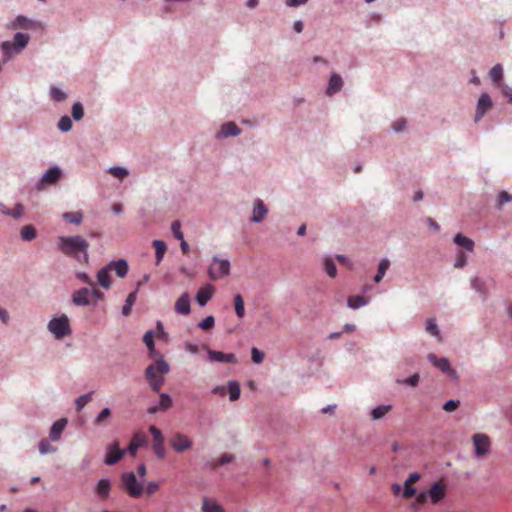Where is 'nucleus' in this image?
<instances>
[{
    "mask_svg": "<svg viewBox=\"0 0 512 512\" xmlns=\"http://www.w3.org/2000/svg\"><path fill=\"white\" fill-rule=\"evenodd\" d=\"M198 326L203 330H209L213 328L214 326V317L208 316L205 319H203Z\"/></svg>",
    "mask_w": 512,
    "mask_h": 512,
    "instance_id": "obj_56",
    "label": "nucleus"
},
{
    "mask_svg": "<svg viewBox=\"0 0 512 512\" xmlns=\"http://www.w3.org/2000/svg\"><path fill=\"white\" fill-rule=\"evenodd\" d=\"M29 35L25 33H16L14 39L11 43H13L15 52H20L23 48H25L29 42Z\"/></svg>",
    "mask_w": 512,
    "mask_h": 512,
    "instance_id": "obj_26",
    "label": "nucleus"
},
{
    "mask_svg": "<svg viewBox=\"0 0 512 512\" xmlns=\"http://www.w3.org/2000/svg\"><path fill=\"white\" fill-rule=\"evenodd\" d=\"M474 444L475 455L477 457L486 456L491 449V440L488 435L484 433H476L472 436Z\"/></svg>",
    "mask_w": 512,
    "mask_h": 512,
    "instance_id": "obj_6",
    "label": "nucleus"
},
{
    "mask_svg": "<svg viewBox=\"0 0 512 512\" xmlns=\"http://www.w3.org/2000/svg\"><path fill=\"white\" fill-rule=\"evenodd\" d=\"M111 490V483L108 479H101L95 487V493L100 500L108 499Z\"/></svg>",
    "mask_w": 512,
    "mask_h": 512,
    "instance_id": "obj_20",
    "label": "nucleus"
},
{
    "mask_svg": "<svg viewBox=\"0 0 512 512\" xmlns=\"http://www.w3.org/2000/svg\"><path fill=\"white\" fill-rule=\"evenodd\" d=\"M2 212L13 218H19L23 215L24 207L22 204H16L13 209H3Z\"/></svg>",
    "mask_w": 512,
    "mask_h": 512,
    "instance_id": "obj_42",
    "label": "nucleus"
},
{
    "mask_svg": "<svg viewBox=\"0 0 512 512\" xmlns=\"http://www.w3.org/2000/svg\"><path fill=\"white\" fill-rule=\"evenodd\" d=\"M348 306L352 309H357L362 306H365L368 303V298H365L364 296L356 295V296H350L348 298Z\"/></svg>",
    "mask_w": 512,
    "mask_h": 512,
    "instance_id": "obj_34",
    "label": "nucleus"
},
{
    "mask_svg": "<svg viewBox=\"0 0 512 512\" xmlns=\"http://www.w3.org/2000/svg\"><path fill=\"white\" fill-rule=\"evenodd\" d=\"M91 400V393L78 397L75 401L77 411H81L84 406Z\"/></svg>",
    "mask_w": 512,
    "mask_h": 512,
    "instance_id": "obj_51",
    "label": "nucleus"
},
{
    "mask_svg": "<svg viewBox=\"0 0 512 512\" xmlns=\"http://www.w3.org/2000/svg\"><path fill=\"white\" fill-rule=\"evenodd\" d=\"M240 134V129L234 122L226 123V137L227 136H236Z\"/></svg>",
    "mask_w": 512,
    "mask_h": 512,
    "instance_id": "obj_54",
    "label": "nucleus"
},
{
    "mask_svg": "<svg viewBox=\"0 0 512 512\" xmlns=\"http://www.w3.org/2000/svg\"><path fill=\"white\" fill-rule=\"evenodd\" d=\"M419 379H420L419 375H418V374H414V375H412L411 377H409V378L405 379V380L403 381V383H404V384H407V385H409V386L415 387V386H417V385H418V383H419Z\"/></svg>",
    "mask_w": 512,
    "mask_h": 512,
    "instance_id": "obj_61",
    "label": "nucleus"
},
{
    "mask_svg": "<svg viewBox=\"0 0 512 512\" xmlns=\"http://www.w3.org/2000/svg\"><path fill=\"white\" fill-rule=\"evenodd\" d=\"M234 311L239 319L245 316V304L243 297L240 294L234 296L233 300Z\"/></svg>",
    "mask_w": 512,
    "mask_h": 512,
    "instance_id": "obj_30",
    "label": "nucleus"
},
{
    "mask_svg": "<svg viewBox=\"0 0 512 512\" xmlns=\"http://www.w3.org/2000/svg\"><path fill=\"white\" fill-rule=\"evenodd\" d=\"M36 23L25 16H17L9 25V29H34Z\"/></svg>",
    "mask_w": 512,
    "mask_h": 512,
    "instance_id": "obj_16",
    "label": "nucleus"
},
{
    "mask_svg": "<svg viewBox=\"0 0 512 512\" xmlns=\"http://www.w3.org/2000/svg\"><path fill=\"white\" fill-rule=\"evenodd\" d=\"M490 77H491V80L497 84V85H500V82L502 80V77H503V68L500 64H496L495 66L492 67V69L490 70V73H489Z\"/></svg>",
    "mask_w": 512,
    "mask_h": 512,
    "instance_id": "obj_38",
    "label": "nucleus"
},
{
    "mask_svg": "<svg viewBox=\"0 0 512 512\" xmlns=\"http://www.w3.org/2000/svg\"><path fill=\"white\" fill-rule=\"evenodd\" d=\"M110 273L111 271L108 269L107 265L101 268L97 273V282L104 289H109L112 285Z\"/></svg>",
    "mask_w": 512,
    "mask_h": 512,
    "instance_id": "obj_23",
    "label": "nucleus"
},
{
    "mask_svg": "<svg viewBox=\"0 0 512 512\" xmlns=\"http://www.w3.org/2000/svg\"><path fill=\"white\" fill-rule=\"evenodd\" d=\"M213 294V288L210 285L199 289L196 295V301L200 306H205Z\"/></svg>",
    "mask_w": 512,
    "mask_h": 512,
    "instance_id": "obj_24",
    "label": "nucleus"
},
{
    "mask_svg": "<svg viewBox=\"0 0 512 512\" xmlns=\"http://www.w3.org/2000/svg\"><path fill=\"white\" fill-rule=\"evenodd\" d=\"M492 100L487 93H483L477 103L475 121H479L485 113L492 108Z\"/></svg>",
    "mask_w": 512,
    "mask_h": 512,
    "instance_id": "obj_11",
    "label": "nucleus"
},
{
    "mask_svg": "<svg viewBox=\"0 0 512 512\" xmlns=\"http://www.w3.org/2000/svg\"><path fill=\"white\" fill-rule=\"evenodd\" d=\"M203 512H223L219 504L215 500L210 498H204L202 505Z\"/></svg>",
    "mask_w": 512,
    "mask_h": 512,
    "instance_id": "obj_33",
    "label": "nucleus"
},
{
    "mask_svg": "<svg viewBox=\"0 0 512 512\" xmlns=\"http://www.w3.org/2000/svg\"><path fill=\"white\" fill-rule=\"evenodd\" d=\"M428 226L432 229H434L436 232H438L440 230V226L437 224V222L431 218V217H428L427 220H426Z\"/></svg>",
    "mask_w": 512,
    "mask_h": 512,
    "instance_id": "obj_64",
    "label": "nucleus"
},
{
    "mask_svg": "<svg viewBox=\"0 0 512 512\" xmlns=\"http://www.w3.org/2000/svg\"><path fill=\"white\" fill-rule=\"evenodd\" d=\"M202 350L206 351L207 359L211 362H224V352L213 351L207 345H202Z\"/></svg>",
    "mask_w": 512,
    "mask_h": 512,
    "instance_id": "obj_32",
    "label": "nucleus"
},
{
    "mask_svg": "<svg viewBox=\"0 0 512 512\" xmlns=\"http://www.w3.org/2000/svg\"><path fill=\"white\" fill-rule=\"evenodd\" d=\"M66 425H67V419L66 418H61V419L57 420L52 425V427L50 429V433H49L50 439L52 441L60 440L61 434L64 431Z\"/></svg>",
    "mask_w": 512,
    "mask_h": 512,
    "instance_id": "obj_22",
    "label": "nucleus"
},
{
    "mask_svg": "<svg viewBox=\"0 0 512 512\" xmlns=\"http://www.w3.org/2000/svg\"><path fill=\"white\" fill-rule=\"evenodd\" d=\"M169 364L159 356L157 360L145 369V379L154 392H159L164 385V376L169 373Z\"/></svg>",
    "mask_w": 512,
    "mask_h": 512,
    "instance_id": "obj_3",
    "label": "nucleus"
},
{
    "mask_svg": "<svg viewBox=\"0 0 512 512\" xmlns=\"http://www.w3.org/2000/svg\"><path fill=\"white\" fill-rule=\"evenodd\" d=\"M208 273L212 279L222 278L224 276V260L215 258L209 266Z\"/></svg>",
    "mask_w": 512,
    "mask_h": 512,
    "instance_id": "obj_18",
    "label": "nucleus"
},
{
    "mask_svg": "<svg viewBox=\"0 0 512 512\" xmlns=\"http://www.w3.org/2000/svg\"><path fill=\"white\" fill-rule=\"evenodd\" d=\"M405 125H406V120L399 119L396 122H394L393 129L397 132H400L405 128Z\"/></svg>",
    "mask_w": 512,
    "mask_h": 512,
    "instance_id": "obj_63",
    "label": "nucleus"
},
{
    "mask_svg": "<svg viewBox=\"0 0 512 512\" xmlns=\"http://www.w3.org/2000/svg\"><path fill=\"white\" fill-rule=\"evenodd\" d=\"M110 416L111 410L109 408H104L96 417L94 421L95 425L103 424Z\"/></svg>",
    "mask_w": 512,
    "mask_h": 512,
    "instance_id": "obj_48",
    "label": "nucleus"
},
{
    "mask_svg": "<svg viewBox=\"0 0 512 512\" xmlns=\"http://www.w3.org/2000/svg\"><path fill=\"white\" fill-rule=\"evenodd\" d=\"M84 116V109L80 102H76L72 106V117L76 121H80Z\"/></svg>",
    "mask_w": 512,
    "mask_h": 512,
    "instance_id": "obj_44",
    "label": "nucleus"
},
{
    "mask_svg": "<svg viewBox=\"0 0 512 512\" xmlns=\"http://www.w3.org/2000/svg\"><path fill=\"white\" fill-rule=\"evenodd\" d=\"M1 48L4 54V62L8 61L16 53L13 43H11L10 41H4L1 44Z\"/></svg>",
    "mask_w": 512,
    "mask_h": 512,
    "instance_id": "obj_41",
    "label": "nucleus"
},
{
    "mask_svg": "<svg viewBox=\"0 0 512 512\" xmlns=\"http://www.w3.org/2000/svg\"><path fill=\"white\" fill-rule=\"evenodd\" d=\"M58 128L63 132L70 131L72 128V121H71L70 117H68V116L61 117L58 122Z\"/></svg>",
    "mask_w": 512,
    "mask_h": 512,
    "instance_id": "obj_46",
    "label": "nucleus"
},
{
    "mask_svg": "<svg viewBox=\"0 0 512 512\" xmlns=\"http://www.w3.org/2000/svg\"><path fill=\"white\" fill-rule=\"evenodd\" d=\"M124 455V450L119 449L118 443H114L112 446L108 448L105 463L107 465L116 464Z\"/></svg>",
    "mask_w": 512,
    "mask_h": 512,
    "instance_id": "obj_14",
    "label": "nucleus"
},
{
    "mask_svg": "<svg viewBox=\"0 0 512 512\" xmlns=\"http://www.w3.org/2000/svg\"><path fill=\"white\" fill-rule=\"evenodd\" d=\"M251 358L254 363L260 364L264 360V353L258 348L253 347L251 350Z\"/></svg>",
    "mask_w": 512,
    "mask_h": 512,
    "instance_id": "obj_53",
    "label": "nucleus"
},
{
    "mask_svg": "<svg viewBox=\"0 0 512 512\" xmlns=\"http://www.w3.org/2000/svg\"><path fill=\"white\" fill-rule=\"evenodd\" d=\"M62 217L66 222H69V223H72L75 225H80L83 221L84 215H83V212L76 211V212H66L62 215Z\"/></svg>",
    "mask_w": 512,
    "mask_h": 512,
    "instance_id": "obj_31",
    "label": "nucleus"
},
{
    "mask_svg": "<svg viewBox=\"0 0 512 512\" xmlns=\"http://www.w3.org/2000/svg\"><path fill=\"white\" fill-rule=\"evenodd\" d=\"M108 269L114 272L117 277L125 278L129 271L128 263L125 259H119L117 261H111L107 264Z\"/></svg>",
    "mask_w": 512,
    "mask_h": 512,
    "instance_id": "obj_12",
    "label": "nucleus"
},
{
    "mask_svg": "<svg viewBox=\"0 0 512 512\" xmlns=\"http://www.w3.org/2000/svg\"><path fill=\"white\" fill-rule=\"evenodd\" d=\"M146 442H147V436L142 432H137L132 437V439L128 445L127 451L131 455L134 456L136 454L137 450L139 449V447L144 446L146 444Z\"/></svg>",
    "mask_w": 512,
    "mask_h": 512,
    "instance_id": "obj_15",
    "label": "nucleus"
},
{
    "mask_svg": "<svg viewBox=\"0 0 512 512\" xmlns=\"http://www.w3.org/2000/svg\"><path fill=\"white\" fill-rule=\"evenodd\" d=\"M324 265H325V271H326V273H327L330 277L334 278V277L336 276V274H337V269H336V266H335V264H334L333 260H332V259L327 258V259L325 260Z\"/></svg>",
    "mask_w": 512,
    "mask_h": 512,
    "instance_id": "obj_49",
    "label": "nucleus"
},
{
    "mask_svg": "<svg viewBox=\"0 0 512 512\" xmlns=\"http://www.w3.org/2000/svg\"><path fill=\"white\" fill-rule=\"evenodd\" d=\"M390 266V262L388 259H382L379 263V266H378V271H377V274L375 275L374 277V281L376 283H379L382 278L384 277L386 271L388 270Z\"/></svg>",
    "mask_w": 512,
    "mask_h": 512,
    "instance_id": "obj_37",
    "label": "nucleus"
},
{
    "mask_svg": "<svg viewBox=\"0 0 512 512\" xmlns=\"http://www.w3.org/2000/svg\"><path fill=\"white\" fill-rule=\"evenodd\" d=\"M57 448L50 444L47 439H43L39 443V451L41 454L54 453Z\"/></svg>",
    "mask_w": 512,
    "mask_h": 512,
    "instance_id": "obj_43",
    "label": "nucleus"
},
{
    "mask_svg": "<svg viewBox=\"0 0 512 512\" xmlns=\"http://www.w3.org/2000/svg\"><path fill=\"white\" fill-rule=\"evenodd\" d=\"M171 230L173 235L178 240H182L184 238L183 233L181 232V224L179 221H174L171 225Z\"/></svg>",
    "mask_w": 512,
    "mask_h": 512,
    "instance_id": "obj_55",
    "label": "nucleus"
},
{
    "mask_svg": "<svg viewBox=\"0 0 512 512\" xmlns=\"http://www.w3.org/2000/svg\"><path fill=\"white\" fill-rule=\"evenodd\" d=\"M229 398L231 401H236L240 397V386L237 382H229L227 386Z\"/></svg>",
    "mask_w": 512,
    "mask_h": 512,
    "instance_id": "obj_39",
    "label": "nucleus"
},
{
    "mask_svg": "<svg viewBox=\"0 0 512 512\" xmlns=\"http://www.w3.org/2000/svg\"><path fill=\"white\" fill-rule=\"evenodd\" d=\"M267 212L268 210L264 205L263 201L260 199H256L254 201L252 221L257 223L261 222L265 218Z\"/></svg>",
    "mask_w": 512,
    "mask_h": 512,
    "instance_id": "obj_21",
    "label": "nucleus"
},
{
    "mask_svg": "<svg viewBox=\"0 0 512 512\" xmlns=\"http://www.w3.org/2000/svg\"><path fill=\"white\" fill-rule=\"evenodd\" d=\"M467 263V256L464 252H459L454 264L455 268H463Z\"/></svg>",
    "mask_w": 512,
    "mask_h": 512,
    "instance_id": "obj_57",
    "label": "nucleus"
},
{
    "mask_svg": "<svg viewBox=\"0 0 512 512\" xmlns=\"http://www.w3.org/2000/svg\"><path fill=\"white\" fill-rule=\"evenodd\" d=\"M61 176L62 171L60 168L56 166L49 168L37 184L38 189H43L46 185L56 184L60 180Z\"/></svg>",
    "mask_w": 512,
    "mask_h": 512,
    "instance_id": "obj_10",
    "label": "nucleus"
},
{
    "mask_svg": "<svg viewBox=\"0 0 512 512\" xmlns=\"http://www.w3.org/2000/svg\"><path fill=\"white\" fill-rule=\"evenodd\" d=\"M136 299H137V293L136 292H131L127 296L125 304H124V306L122 308V314L124 316H129L130 315L132 307H133Z\"/></svg>",
    "mask_w": 512,
    "mask_h": 512,
    "instance_id": "obj_35",
    "label": "nucleus"
},
{
    "mask_svg": "<svg viewBox=\"0 0 512 512\" xmlns=\"http://www.w3.org/2000/svg\"><path fill=\"white\" fill-rule=\"evenodd\" d=\"M175 311L182 315L190 313V296L188 293H183L175 303Z\"/></svg>",
    "mask_w": 512,
    "mask_h": 512,
    "instance_id": "obj_19",
    "label": "nucleus"
},
{
    "mask_svg": "<svg viewBox=\"0 0 512 512\" xmlns=\"http://www.w3.org/2000/svg\"><path fill=\"white\" fill-rule=\"evenodd\" d=\"M454 242H455V244L465 248L469 252L473 251L474 245H475L473 240L462 235L461 233H458L455 235Z\"/></svg>",
    "mask_w": 512,
    "mask_h": 512,
    "instance_id": "obj_29",
    "label": "nucleus"
},
{
    "mask_svg": "<svg viewBox=\"0 0 512 512\" xmlns=\"http://www.w3.org/2000/svg\"><path fill=\"white\" fill-rule=\"evenodd\" d=\"M390 410H391L390 405L378 406L371 411V418H372V420H379V419L383 418Z\"/></svg>",
    "mask_w": 512,
    "mask_h": 512,
    "instance_id": "obj_36",
    "label": "nucleus"
},
{
    "mask_svg": "<svg viewBox=\"0 0 512 512\" xmlns=\"http://www.w3.org/2000/svg\"><path fill=\"white\" fill-rule=\"evenodd\" d=\"M185 349H186V351H188L192 354H197L202 350V346H198V345L192 344V343H186Z\"/></svg>",
    "mask_w": 512,
    "mask_h": 512,
    "instance_id": "obj_62",
    "label": "nucleus"
},
{
    "mask_svg": "<svg viewBox=\"0 0 512 512\" xmlns=\"http://www.w3.org/2000/svg\"><path fill=\"white\" fill-rule=\"evenodd\" d=\"M420 475L416 472L411 473L404 482L403 497L409 499L416 494V490L413 485L418 482Z\"/></svg>",
    "mask_w": 512,
    "mask_h": 512,
    "instance_id": "obj_13",
    "label": "nucleus"
},
{
    "mask_svg": "<svg viewBox=\"0 0 512 512\" xmlns=\"http://www.w3.org/2000/svg\"><path fill=\"white\" fill-rule=\"evenodd\" d=\"M152 244L155 248L156 265H159L166 253L167 246L162 240H154Z\"/></svg>",
    "mask_w": 512,
    "mask_h": 512,
    "instance_id": "obj_28",
    "label": "nucleus"
},
{
    "mask_svg": "<svg viewBox=\"0 0 512 512\" xmlns=\"http://www.w3.org/2000/svg\"><path fill=\"white\" fill-rule=\"evenodd\" d=\"M90 290L88 288H81L75 291L72 295V301L77 306H86L89 305Z\"/></svg>",
    "mask_w": 512,
    "mask_h": 512,
    "instance_id": "obj_17",
    "label": "nucleus"
},
{
    "mask_svg": "<svg viewBox=\"0 0 512 512\" xmlns=\"http://www.w3.org/2000/svg\"><path fill=\"white\" fill-rule=\"evenodd\" d=\"M143 341L144 343L146 344L148 350H149V353H150V356L153 357V358H159V356H161L155 349V345H154V333L153 331H147L145 334H144V337H143Z\"/></svg>",
    "mask_w": 512,
    "mask_h": 512,
    "instance_id": "obj_27",
    "label": "nucleus"
},
{
    "mask_svg": "<svg viewBox=\"0 0 512 512\" xmlns=\"http://www.w3.org/2000/svg\"><path fill=\"white\" fill-rule=\"evenodd\" d=\"M36 237V229L32 225H25L21 229V238L25 241H31Z\"/></svg>",
    "mask_w": 512,
    "mask_h": 512,
    "instance_id": "obj_40",
    "label": "nucleus"
},
{
    "mask_svg": "<svg viewBox=\"0 0 512 512\" xmlns=\"http://www.w3.org/2000/svg\"><path fill=\"white\" fill-rule=\"evenodd\" d=\"M343 81L340 75L333 73L330 77L328 88H327V94L333 95L337 92H339L342 88Z\"/></svg>",
    "mask_w": 512,
    "mask_h": 512,
    "instance_id": "obj_25",
    "label": "nucleus"
},
{
    "mask_svg": "<svg viewBox=\"0 0 512 512\" xmlns=\"http://www.w3.org/2000/svg\"><path fill=\"white\" fill-rule=\"evenodd\" d=\"M428 360L449 377L458 379L457 372L451 368L450 362L447 358H437L435 354L430 353L428 355Z\"/></svg>",
    "mask_w": 512,
    "mask_h": 512,
    "instance_id": "obj_9",
    "label": "nucleus"
},
{
    "mask_svg": "<svg viewBox=\"0 0 512 512\" xmlns=\"http://www.w3.org/2000/svg\"><path fill=\"white\" fill-rule=\"evenodd\" d=\"M512 201V195L506 191H502L498 195V206L501 207L503 204Z\"/></svg>",
    "mask_w": 512,
    "mask_h": 512,
    "instance_id": "obj_58",
    "label": "nucleus"
},
{
    "mask_svg": "<svg viewBox=\"0 0 512 512\" xmlns=\"http://www.w3.org/2000/svg\"><path fill=\"white\" fill-rule=\"evenodd\" d=\"M426 331L435 337H439V329L434 319L427 320Z\"/></svg>",
    "mask_w": 512,
    "mask_h": 512,
    "instance_id": "obj_50",
    "label": "nucleus"
},
{
    "mask_svg": "<svg viewBox=\"0 0 512 512\" xmlns=\"http://www.w3.org/2000/svg\"><path fill=\"white\" fill-rule=\"evenodd\" d=\"M50 94H51V97L57 102H61L66 99V94L61 89H59L57 87H52Z\"/></svg>",
    "mask_w": 512,
    "mask_h": 512,
    "instance_id": "obj_52",
    "label": "nucleus"
},
{
    "mask_svg": "<svg viewBox=\"0 0 512 512\" xmlns=\"http://www.w3.org/2000/svg\"><path fill=\"white\" fill-rule=\"evenodd\" d=\"M170 446L177 453H183L192 448L193 441L188 436L177 432L169 440Z\"/></svg>",
    "mask_w": 512,
    "mask_h": 512,
    "instance_id": "obj_7",
    "label": "nucleus"
},
{
    "mask_svg": "<svg viewBox=\"0 0 512 512\" xmlns=\"http://www.w3.org/2000/svg\"><path fill=\"white\" fill-rule=\"evenodd\" d=\"M447 495V485L442 481L434 482L427 491L420 492L415 501L412 503L411 508L417 510L418 507L427 503L431 505L439 504Z\"/></svg>",
    "mask_w": 512,
    "mask_h": 512,
    "instance_id": "obj_2",
    "label": "nucleus"
},
{
    "mask_svg": "<svg viewBox=\"0 0 512 512\" xmlns=\"http://www.w3.org/2000/svg\"><path fill=\"white\" fill-rule=\"evenodd\" d=\"M460 405V401L458 400H449L443 405V409L447 412L455 411Z\"/></svg>",
    "mask_w": 512,
    "mask_h": 512,
    "instance_id": "obj_59",
    "label": "nucleus"
},
{
    "mask_svg": "<svg viewBox=\"0 0 512 512\" xmlns=\"http://www.w3.org/2000/svg\"><path fill=\"white\" fill-rule=\"evenodd\" d=\"M149 431L153 436L152 449L155 455L159 459H164L166 456V451L164 448V437L162 432L154 425L149 427Z\"/></svg>",
    "mask_w": 512,
    "mask_h": 512,
    "instance_id": "obj_8",
    "label": "nucleus"
},
{
    "mask_svg": "<svg viewBox=\"0 0 512 512\" xmlns=\"http://www.w3.org/2000/svg\"><path fill=\"white\" fill-rule=\"evenodd\" d=\"M109 173L120 180H123L128 175V171L122 167H112L109 169Z\"/></svg>",
    "mask_w": 512,
    "mask_h": 512,
    "instance_id": "obj_47",
    "label": "nucleus"
},
{
    "mask_svg": "<svg viewBox=\"0 0 512 512\" xmlns=\"http://www.w3.org/2000/svg\"><path fill=\"white\" fill-rule=\"evenodd\" d=\"M121 482L129 496L138 498L142 495L144 487L142 483L137 480L133 472L124 473L121 477Z\"/></svg>",
    "mask_w": 512,
    "mask_h": 512,
    "instance_id": "obj_5",
    "label": "nucleus"
},
{
    "mask_svg": "<svg viewBox=\"0 0 512 512\" xmlns=\"http://www.w3.org/2000/svg\"><path fill=\"white\" fill-rule=\"evenodd\" d=\"M160 489V485L157 482H149L146 486V493L153 495Z\"/></svg>",
    "mask_w": 512,
    "mask_h": 512,
    "instance_id": "obj_60",
    "label": "nucleus"
},
{
    "mask_svg": "<svg viewBox=\"0 0 512 512\" xmlns=\"http://www.w3.org/2000/svg\"><path fill=\"white\" fill-rule=\"evenodd\" d=\"M48 330L56 339H62L71 334L69 319L66 315L53 318L48 323Z\"/></svg>",
    "mask_w": 512,
    "mask_h": 512,
    "instance_id": "obj_4",
    "label": "nucleus"
},
{
    "mask_svg": "<svg viewBox=\"0 0 512 512\" xmlns=\"http://www.w3.org/2000/svg\"><path fill=\"white\" fill-rule=\"evenodd\" d=\"M89 243L82 236H60L58 237V249L67 256H73L77 260H88Z\"/></svg>",
    "mask_w": 512,
    "mask_h": 512,
    "instance_id": "obj_1",
    "label": "nucleus"
},
{
    "mask_svg": "<svg viewBox=\"0 0 512 512\" xmlns=\"http://www.w3.org/2000/svg\"><path fill=\"white\" fill-rule=\"evenodd\" d=\"M172 406V399L171 397L166 394L162 393L160 394V401H159V407L161 410L166 411Z\"/></svg>",
    "mask_w": 512,
    "mask_h": 512,
    "instance_id": "obj_45",
    "label": "nucleus"
}]
</instances>
